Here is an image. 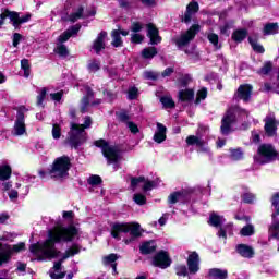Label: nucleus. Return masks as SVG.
<instances>
[{"mask_svg": "<svg viewBox=\"0 0 279 279\" xmlns=\"http://www.w3.org/2000/svg\"><path fill=\"white\" fill-rule=\"evenodd\" d=\"M80 234V229L73 225L69 227H57L54 232L49 231L48 240L43 243L31 244L29 252L37 256V260H47V258H58L60 251L56 248V243L64 241L69 243Z\"/></svg>", "mask_w": 279, "mask_h": 279, "instance_id": "f257e3e1", "label": "nucleus"}, {"mask_svg": "<svg viewBox=\"0 0 279 279\" xmlns=\"http://www.w3.org/2000/svg\"><path fill=\"white\" fill-rule=\"evenodd\" d=\"M130 232V239H124L125 245H130V243H134L136 239L143 235V228H141V223L138 222H123V223H114L111 229V236L117 239V241H121V234H128Z\"/></svg>", "mask_w": 279, "mask_h": 279, "instance_id": "f03ea898", "label": "nucleus"}, {"mask_svg": "<svg viewBox=\"0 0 279 279\" xmlns=\"http://www.w3.org/2000/svg\"><path fill=\"white\" fill-rule=\"evenodd\" d=\"M204 195V187L197 185L194 187H186L170 193L168 196V204H189L193 197H202Z\"/></svg>", "mask_w": 279, "mask_h": 279, "instance_id": "7ed1b4c3", "label": "nucleus"}, {"mask_svg": "<svg viewBox=\"0 0 279 279\" xmlns=\"http://www.w3.org/2000/svg\"><path fill=\"white\" fill-rule=\"evenodd\" d=\"M250 117V111L239 106L231 107L222 117L220 132L222 136H228L232 132V125L236 123V117Z\"/></svg>", "mask_w": 279, "mask_h": 279, "instance_id": "20e7f679", "label": "nucleus"}, {"mask_svg": "<svg viewBox=\"0 0 279 279\" xmlns=\"http://www.w3.org/2000/svg\"><path fill=\"white\" fill-rule=\"evenodd\" d=\"M86 141H88V134L86 133V130H84V128H82L80 124L71 122L65 143H68L70 147L78 149L81 145L86 143Z\"/></svg>", "mask_w": 279, "mask_h": 279, "instance_id": "39448f33", "label": "nucleus"}, {"mask_svg": "<svg viewBox=\"0 0 279 279\" xmlns=\"http://www.w3.org/2000/svg\"><path fill=\"white\" fill-rule=\"evenodd\" d=\"M69 169H71V158L62 156L53 161L49 175L52 180H64L69 178Z\"/></svg>", "mask_w": 279, "mask_h": 279, "instance_id": "423d86ee", "label": "nucleus"}, {"mask_svg": "<svg viewBox=\"0 0 279 279\" xmlns=\"http://www.w3.org/2000/svg\"><path fill=\"white\" fill-rule=\"evenodd\" d=\"M96 147H99L106 158L108 165H116L114 169L119 168V160H121V150L117 146H111L106 140H98L94 142Z\"/></svg>", "mask_w": 279, "mask_h": 279, "instance_id": "0eeeda50", "label": "nucleus"}, {"mask_svg": "<svg viewBox=\"0 0 279 279\" xmlns=\"http://www.w3.org/2000/svg\"><path fill=\"white\" fill-rule=\"evenodd\" d=\"M12 178V167L8 163L1 165V186L3 193H7L11 202H16L19 199V191L12 189V181H9Z\"/></svg>", "mask_w": 279, "mask_h": 279, "instance_id": "6e6552de", "label": "nucleus"}, {"mask_svg": "<svg viewBox=\"0 0 279 279\" xmlns=\"http://www.w3.org/2000/svg\"><path fill=\"white\" fill-rule=\"evenodd\" d=\"M15 110L16 116L11 134L12 136H24V134H27V126L25 125V112H27L28 109L25 106H20L16 107Z\"/></svg>", "mask_w": 279, "mask_h": 279, "instance_id": "1a4fd4ad", "label": "nucleus"}, {"mask_svg": "<svg viewBox=\"0 0 279 279\" xmlns=\"http://www.w3.org/2000/svg\"><path fill=\"white\" fill-rule=\"evenodd\" d=\"M257 156H255L256 162L259 165H266L267 162H274L278 158V151L271 144H262L257 149Z\"/></svg>", "mask_w": 279, "mask_h": 279, "instance_id": "9d476101", "label": "nucleus"}, {"mask_svg": "<svg viewBox=\"0 0 279 279\" xmlns=\"http://www.w3.org/2000/svg\"><path fill=\"white\" fill-rule=\"evenodd\" d=\"M201 29L202 26H199V24H193L186 33L180 36V38H172L171 40L179 49H182V47H186L190 45L191 40L195 39V36L199 34Z\"/></svg>", "mask_w": 279, "mask_h": 279, "instance_id": "9b49d317", "label": "nucleus"}, {"mask_svg": "<svg viewBox=\"0 0 279 279\" xmlns=\"http://www.w3.org/2000/svg\"><path fill=\"white\" fill-rule=\"evenodd\" d=\"M5 19H10L14 29H21V25H23V23L29 22L32 14L27 13L21 17L19 12L5 9L4 12L1 13V21H5Z\"/></svg>", "mask_w": 279, "mask_h": 279, "instance_id": "f8f14e48", "label": "nucleus"}, {"mask_svg": "<svg viewBox=\"0 0 279 279\" xmlns=\"http://www.w3.org/2000/svg\"><path fill=\"white\" fill-rule=\"evenodd\" d=\"M25 250V243L20 242L15 245L4 244L1 246V265L4 263H10L12 256L14 254H19V252H23Z\"/></svg>", "mask_w": 279, "mask_h": 279, "instance_id": "ddd939ff", "label": "nucleus"}, {"mask_svg": "<svg viewBox=\"0 0 279 279\" xmlns=\"http://www.w3.org/2000/svg\"><path fill=\"white\" fill-rule=\"evenodd\" d=\"M252 90L253 87L250 84L240 85L238 90L235 92L233 99L235 101H244V104H247L250 99H252Z\"/></svg>", "mask_w": 279, "mask_h": 279, "instance_id": "4468645a", "label": "nucleus"}, {"mask_svg": "<svg viewBox=\"0 0 279 279\" xmlns=\"http://www.w3.org/2000/svg\"><path fill=\"white\" fill-rule=\"evenodd\" d=\"M153 265L155 267H160V269H167V267L171 266V258H169V254L165 251H160L153 258Z\"/></svg>", "mask_w": 279, "mask_h": 279, "instance_id": "2eb2a0df", "label": "nucleus"}, {"mask_svg": "<svg viewBox=\"0 0 279 279\" xmlns=\"http://www.w3.org/2000/svg\"><path fill=\"white\" fill-rule=\"evenodd\" d=\"M264 121H265L264 130H265L266 136H269V137L276 136L278 132L276 117H274V114L266 116Z\"/></svg>", "mask_w": 279, "mask_h": 279, "instance_id": "dca6fc26", "label": "nucleus"}, {"mask_svg": "<svg viewBox=\"0 0 279 279\" xmlns=\"http://www.w3.org/2000/svg\"><path fill=\"white\" fill-rule=\"evenodd\" d=\"M271 217L272 222L268 228V241H271V239L279 241V210L275 211Z\"/></svg>", "mask_w": 279, "mask_h": 279, "instance_id": "f3484780", "label": "nucleus"}, {"mask_svg": "<svg viewBox=\"0 0 279 279\" xmlns=\"http://www.w3.org/2000/svg\"><path fill=\"white\" fill-rule=\"evenodd\" d=\"M197 12H199V3L190 2L186 7L184 15L181 17V22L189 25Z\"/></svg>", "mask_w": 279, "mask_h": 279, "instance_id": "a211bd4d", "label": "nucleus"}, {"mask_svg": "<svg viewBox=\"0 0 279 279\" xmlns=\"http://www.w3.org/2000/svg\"><path fill=\"white\" fill-rule=\"evenodd\" d=\"M85 90H86V95L83 96L81 100L82 114H85V112H88V107L90 106V99H95V92H93V88H90V86H86Z\"/></svg>", "mask_w": 279, "mask_h": 279, "instance_id": "6ab92c4d", "label": "nucleus"}, {"mask_svg": "<svg viewBox=\"0 0 279 279\" xmlns=\"http://www.w3.org/2000/svg\"><path fill=\"white\" fill-rule=\"evenodd\" d=\"M187 269L190 274H197L199 271V254L192 252L187 257Z\"/></svg>", "mask_w": 279, "mask_h": 279, "instance_id": "aec40b11", "label": "nucleus"}, {"mask_svg": "<svg viewBox=\"0 0 279 279\" xmlns=\"http://www.w3.org/2000/svg\"><path fill=\"white\" fill-rule=\"evenodd\" d=\"M146 27L147 36L150 38V45H158L159 43H162V37H160L158 28L153 23L147 24Z\"/></svg>", "mask_w": 279, "mask_h": 279, "instance_id": "412c9836", "label": "nucleus"}, {"mask_svg": "<svg viewBox=\"0 0 279 279\" xmlns=\"http://www.w3.org/2000/svg\"><path fill=\"white\" fill-rule=\"evenodd\" d=\"M107 37H108V33L102 31L98 34L96 40L94 41L93 49L95 50L97 56L101 53V50L106 49V43H104V40H106Z\"/></svg>", "mask_w": 279, "mask_h": 279, "instance_id": "4be33fe9", "label": "nucleus"}, {"mask_svg": "<svg viewBox=\"0 0 279 279\" xmlns=\"http://www.w3.org/2000/svg\"><path fill=\"white\" fill-rule=\"evenodd\" d=\"M235 251L242 258H254V247L246 244H238Z\"/></svg>", "mask_w": 279, "mask_h": 279, "instance_id": "5701e85b", "label": "nucleus"}, {"mask_svg": "<svg viewBox=\"0 0 279 279\" xmlns=\"http://www.w3.org/2000/svg\"><path fill=\"white\" fill-rule=\"evenodd\" d=\"M153 140L158 144L165 143V141H167V126L157 122V132L154 134Z\"/></svg>", "mask_w": 279, "mask_h": 279, "instance_id": "b1692460", "label": "nucleus"}, {"mask_svg": "<svg viewBox=\"0 0 279 279\" xmlns=\"http://www.w3.org/2000/svg\"><path fill=\"white\" fill-rule=\"evenodd\" d=\"M84 7H78L76 12L68 16L61 17V21H64L65 23H68L69 21L70 23H76V21H80V19H84Z\"/></svg>", "mask_w": 279, "mask_h": 279, "instance_id": "393cba45", "label": "nucleus"}, {"mask_svg": "<svg viewBox=\"0 0 279 279\" xmlns=\"http://www.w3.org/2000/svg\"><path fill=\"white\" fill-rule=\"evenodd\" d=\"M117 260H119V255L112 253L102 258V263L106 267H111L113 274H117Z\"/></svg>", "mask_w": 279, "mask_h": 279, "instance_id": "a878e982", "label": "nucleus"}, {"mask_svg": "<svg viewBox=\"0 0 279 279\" xmlns=\"http://www.w3.org/2000/svg\"><path fill=\"white\" fill-rule=\"evenodd\" d=\"M208 223L214 228H221L226 223V218H223V216H219L217 213H211Z\"/></svg>", "mask_w": 279, "mask_h": 279, "instance_id": "bb28decb", "label": "nucleus"}, {"mask_svg": "<svg viewBox=\"0 0 279 279\" xmlns=\"http://www.w3.org/2000/svg\"><path fill=\"white\" fill-rule=\"evenodd\" d=\"M208 277L214 279H228V270L221 268H211L208 271Z\"/></svg>", "mask_w": 279, "mask_h": 279, "instance_id": "cd10ccee", "label": "nucleus"}, {"mask_svg": "<svg viewBox=\"0 0 279 279\" xmlns=\"http://www.w3.org/2000/svg\"><path fill=\"white\" fill-rule=\"evenodd\" d=\"M141 254L147 255V254H154L156 252V242L155 241H148L144 242L140 247Z\"/></svg>", "mask_w": 279, "mask_h": 279, "instance_id": "c85d7f7f", "label": "nucleus"}, {"mask_svg": "<svg viewBox=\"0 0 279 279\" xmlns=\"http://www.w3.org/2000/svg\"><path fill=\"white\" fill-rule=\"evenodd\" d=\"M179 101H193L195 99V92L193 89H182L179 92Z\"/></svg>", "mask_w": 279, "mask_h": 279, "instance_id": "c756f323", "label": "nucleus"}, {"mask_svg": "<svg viewBox=\"0 0 279 279\" xmlns=\"http://www.w3.org/2000/svg\"><path fill=\"white\" fill-rule=\"evenodd\" d=\"M231 38L232 40H234V43H243V40L247 38V29H236L235 32H233Z\"/></svg>", "mask_w": 279, "mask_h": 279, "instance_id": "7c9ffc66", "label": "nucleus"}, {"mask_svg": "<svg viewBox=\"0 0 279 279\" xmlns=\"http://www.w3.org/2000/svg\"><path fill=\"white\" fill-rule=\"evenodd\" d=\"M156 56H158V49L156 47H147L142 50V58L144 60H151Z\"/></svg>", "mask_w": 279, "mask_h": 279, "instance_id": "2f4dec72", "label": "nucleus"}, {"mask_svg": "<svg viewBox=\"0 0 279 279\" xmlns=\"http://www.w3.org/2000/svg\"><path fill=\"white\" fill-rule=\"evenodd\" d=\"M111 45L112 47L119 48V47H123V39L121 38V35L119 33V31L113 29L111 32Z\"/></svg>", "mask_w": 279, "mask_h": 279, "instance_id": "473e14b6", "label": "nucleus"}, {"mask_svg": "<svg viewBox=\"0 0 279 279\" xmlns=\"http://www.w3.org/2000/svg\"><path fill=\"white\" fill-rule=\"evenodd\" d=\"M248 43L255 53H265V48L263 45L258 44V38L248 37Z\"/></svg>", "mask_w": 279, "mask_h": 279, "instance_id": "72a5a7b5", "label": "nucleus"}, {"mask_svg": "<svg viewBox=\"0 0 279 279\" xmlns=\"http://www.w3.org/2000/svg\"><path fill=\"white\" fill-rule=\"evenodd\" d=\"M75 254H80V246L77 244H74L72 247L65 251L60 262L64 263L66 258H71V256H75Z\"/></svg>", "mask_w": 279, "mask_h": 279, "instance_id": "f704fd0d", "label": "nucleus"}, {"mask_svg": "<svg viewBox=\"0 0 279 279\" xmlns=\"http://www.w3.org/2000/svg\"><path fill=\"white\" fill-rule=\"evenodd\" d=\"M278 34V23H268L264 26V36Z\"/></svg>", "mask_w": 279, "mask_h": 279, "instance_id": "c9c22d12", "label": "nucleus"}, {"mask_svg": "<svg viewBox=\"0 0 279 279\" xmlns=\"http://www.w3.org/2000/svg\"><path fill=\"white\" fill-rule=\"evenodd\" d=\"M230 158H231V160H234V161L243 160V149L231 148L230 149Z\"/></svg>", "mask_w": 279, "mask_h": 279, "instance_id": "e433bc0d", "label": "nucleus"}, {"mask_svg": "<svg viewBox=\"0 0 279 279\" xmlns=\"http://www.w3.org/2000/svg\"><path fill=\"white\" fill-rule=\"evenodd\" d=\"M131 185L130 189L131 191H136L138 189V184L145 182V177H131Z\"/></svg>", "mask_w": 279, "mask_h": 279, "instance_id": "4c0bfd02", "label": "nucleus"}, {"mask_svg": "<svg viewBox=\"0 0 279 279\" xmlns=\"http://www.w3.org/2000/svg\"><path fill=\"white\" fill-rule=\"evenodd\" d=\"M209 43L215 47V49H220L221 48V43H219V35L215 33H210L207 36Z\"/></svg>", "mask_w": 279, "mask_h": 279, "instance_id": "58836bf2", "label": "nucleus"}, {"mask_svg": "<svg viewBox=\"0 0 279 279\" xmlns=\"http://www.w3.org/2000/svg\"><path fill=\"white\" fill-rule=\"evenodd\" d=\"M160 102L162 104L163 108H175V102L173 101V98L169 96H162L160 98Z\"/></svg>", "mask_w": 279, "mask_h": 279, "instance_id": "ea45409f", "label": "nucleus"}, {"mask_svg": "<svg viewBox=\"0 0 279 279\" xmlns=\"http://www.w3.org/2000/svg\"><path fill=\"white\" fill-rule=\"evenodd\" d=\"M271 69H274V63H271V61L265 62L264 66L258 70V74L259 75H269V73H271Z\"/></svg>", "mask_w": 279, "mask_h": 279, "instance_id": "a19ab883", "label": "nucleus"}, {"mask_svg": "<svg viewBox=\"0 0 279 279\" xmlns=\"http://www.w3.org/2000/svg\"><path fill=\"white\" fill-rule=\"evenodd\" d=\"M21 69L24 71V77H29L31 73V65H29V60L27 59H22L21 60Z\"/></svg>", "mask_w": 279, "mask_h": 279, "instance_id": "79ce46f5", "label": "nucleus"}, {"mask_svg": "<svg viewBox=\"0 0 279 279\" xmlns=\"http://www.w3.org/2000/svg\"><path fill=\"white\" fill-rule=\"evenodd\" d=\"M54 53H58V56H60L61 58H66V56H69V49L64 44H61L57 46V48L54 49Z\"/></svg>", "mask_w": 279, "mask_h": 279, "instance_id": "37998d69", "label": "nucleus"}, {"mask_svg": "<svg viewBox=\"0 0 279 279\" xmlns=\"http://www.w3.org/2000/svg\"><path fill=\"white\" fill-rule=\"evenodd\" d=\"M87 68H88V71H90L92 73H97V71L101 69V65L99 61H97V59H93L89 61Z\"/></svg>", "mask_w": 279, "mask_h": 279, "instance_id": "c03bdc74", "label": "nucleus"}, {"mask_svg": "<svg viewBox=\"0 0 279 279\" xmlns=\"http://www.w3.org/2000/svg\"><path fill=\"white\" fill-rule=\"evenodd\" d=\"M254 232V227L252 225H247L241 229L240 234L241 236H252Z\"/></svg>", "mask_w": 279, "mask_h": 279, "instance_id": "a18cd8bd", "label": "nucleus"}, {"mask_svg": "<svg viewBox=\"0 0 279 279\" xmlns=\"http://www.w3.org/2000/svg\"><path fill=\"white\" fill-rule=\"evenodd\" d=\"M144 186H143V191L147 192V191H151V189H156V186H158L159 182L158 181H149L147 179H145V181H143Z\"/></svg>", "mask_w": 279, "mask_h": 279, "instance_id": "49530a36", "label": "nucleus"}, {"mask_svg": "<svg viewBox=\"0 0 279 279\" xmlns=\"http://www.w3.org/2000/svg\"><path fill=\"white\" fill-rule=\"evenodd\" d=\"M202 141H203L202 138H199L195 135H190V136L186 137V143L189 145H196V147L202 146Z\"/></svg>", "mask_w": 279, "mask_h": 279, "instance_id": "de8ad7c7", "label": "nucleus"}, {"mask_svg": "<svg viewBox=\"0 0 279 279\" xmlns=\"http://www.w3.org/2000/svg\"><path fill=\"white\" fill-rule=\"evenodd\" d=\"M87 183L90 186H98V184H101V177L97 174H93L87 179Z\"/></svg>", "mask_w": 279, "mask_h": 279, "instance_id": "09e8293b", "label": "nucleus"}, {"mask_svg": "<svg viewBox=\"0 0 279 279\" xmlns=\"http://www.w3.org/2000/svg\"><path fill=\"white\" fill-rule=\"evenodd\" d=\"M206 97H208V89H206V87H203L197 92V98L195 100V104H199L202 99H206Z\"/></svg>", "mask_w": 279, "mask_h": 279, "instance_id": "8fccbe9b", "label": "nucleus"}, {"mask_svg": "<svg viewBox=\"0 0 279 279\" xmlns=\"http://www.w3.org/2000/svg\"><path fill=\"white\" fill-rule=\"evenodd\" d=\"M175 274L177 276H189V268H186V265H178L175 267Z\"/></svg>", "mask_w": 279, "mask_h": 279, "instance_id": "3c124183", "label": "nucleus"}, {"mask_svg": "<svg viewBox=\"0 0 279 279\" xmlns=\"http://www.w3.org/2000/svg\"><path fill=\"white\" fill-rule=\"evenodd\" d=\"M242 199L244 204H253L256 196L253 193L247 192L242 195Z\"/></svg>", "mask_w": 279, "mask_h": 279, "instance_id": "603ef678", "label": "nucleus"}, {"mask_svg": "<svg viewBox=\"0 0 279 279\" xmlns=\"http://www.w3.org/2000/svg\"><path fill=\"white\" fill-rule=\"evenodd\" d=\"M229 228V230H232V225H227L226 227H220L217 236H219V239H227V229Z\"/></svg>", "mask_w": 279, "mask_h": 279, "instance_id": "864d4df0", "label": "nucleus"}, {"mask_svg": "<svg viewBox=\"0 0 279 279\" xmlns=\"http://www.w3.org/2000/svg\"><path fill=\"white\" fill-rule=\"evenodd\" d=\"M131 32L134 34H138V32L143 31V23L141 22H132L130 26Z\"/></svg>", "mask_w": 279, "mask_h": 279, "instance_id": "5fc2aeb1", "label": "nucleus"}, {"mask_svg": "<svg viewBox=\"0 0 279 279\" xmlns=\"http://www.w3.org/2000/svg\"><path fill=\"white\" fill-rule=\"evenodd\" d=\"M143 40H145V37L138 33L132 34L131 36V43H133L134 45H141Z\"/></svg>", "mask_w": 279, "mask_h": 279, "instance_id": "6e6d98bb", "label": "nucleus"}, {"mask_svg": "<svg viewBox=\"0 0 279 279\" xmlns=\"http://www.w3.org/2000/svg\"><path fill=\"white\" fill-rule=\"evenodd\" d=\"M234 26V21H229L223 24V26H220V34H228V29H232Z\"/></svg>", "mask_w": 279, "mask_h": 279, "instance_id": "4d7b16f0", "label": "nucleus"}, {"mask_svg": "<svg viewBox=\"0 0 279 279\" xmlns=\"http://www.w3.org/2000/svg\"><path fill=\"white\" fill-rule=\"evenodd\" d=\"M116 116H117L118 120L121 121V123L130 122V114H128V112H125V111L116 113Z\"/></svg>", "mask_w": 279, "mask_h": 279, "instance_id": "13d9d810", "label": "nucleus"}, {"mask_svg": "<svg viewBox=\"0 0 279 279\" xmlns=\"http://www.w3.org/2000/svg\"><path fill=\"white\" fill-rule=\"evenodd\" d=\"M133 199L135 204H138L140 206H143L147 202V198L143 194H134Z\"/></svg>", "mask_w": 279, "mask_h": 279, "instance_id": "bf43d9fd", "label": "nucleus"}, {"mask_svg": "<svg viewBox=\"0 0 279 279\" xmlns=\"http://www.w3.org/2000/svg\"><path fill=\"white\" fill-rule=\"evenodd\" d=\"M126 126L129 128L132 134H138L141 132L138 125H136V123H134L133 121L126 122Z\"/></svg>", "mask_w": 279, "mask_h": 279, "instance_id": "052dcab7", "label": "nucleus"}, {"mask_svg": "<svg viewBox=\"0 0 279 279\" xmlns=\"http://www.w3.org/2000/svg\"><path fill=\"white\" fill-rule=\"evenodd\" d=\"M80 29H82V25L75 24V25L71 26L70 28H68L66 32H69L70 36H77Z\"/></svg>", "mask_w": 279, "mask_h": 279, "instance_id": "680f3d73", "label": "nucleus"}, {"mask_svg": "<svg viewBox=\"0 0 279 279\" xmlns=\"http://www.w3.org/2000/svg\"><path fill=\"white\" fill-rule=\"evenodd\" d=\"M16 239V233H11L8 231H4L1 236V241H14Z\"/></svg>", "mask_w": 279, "mask_h": 279, "instance_id": "e2e57ef3", "label": "nucleus"}, {"mask_svg": "<svg viewBox=\"0 0 279 279\" xmlns=\"http://www.w3.org/2000/svg\"><path fill=\"white\" fill-rule=\"evenodd\" d=\"M52 136L54 140H58L60 136H62V129L58 124H53L52 126Z\"/></svg>", "mask_w": 279, "mask_h": 279, "instance_id": "0e129e2a", "label": "nucleus"}, {"mask_svg": "<svg viewBox=\"0 0 279 279\" xmlns=\"http://www.w3.org/2000/svg\"><path fill=\"white\" fill-rule=\"evenodd\" d=\"M45 97H47L46 87L41 88L40 94L37 96V106H43V101H45Z\"/></svg>", "mask_w": 279, "mask_h": 279, "instance_id": "69168bd1", "label": "nucleus"}, {"mask_svg": "<svg viewBox=\"0 0 279 279\" xmlns=\"http://www.w3.org/2000/svg\"><path fill=\"white\" fill-rule=\"evenodd\" d=\"M129 99L134 100L136 97H138V88L136 87H130L129 88Z\"/></svg>", "mask_w": 279, "mask_h": 279, "instance_id": "338daca9", "label": "nucleus"}, {"mask_svg": "<svg viewBox=\"0 0 279 279\" xmlns=\"http://www.w3.org/2000/svg\"><path fill=\"white\" fill-rule=\"evenodd\" d=\"M69 38H71V34L68 31H65L58 37V43H60V45H62V43H66V40H69Z\"/></svg>", "mask_w": 279, "mask_h": 279, "instance_id": "774afa93", "label": "nucleus"}]
</instances>
